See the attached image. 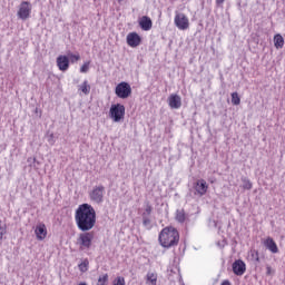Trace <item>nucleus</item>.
<instances>
[{
    "label": "nucleus",
    "mask_w": 285,
    "mask_h": 285,
    "mask_svg": "<svg viewBox=\"0 0 285 285\" xmlns=\"http://www.w3.org/2000/svg\"><path fill=\"white\" fill-rule=\"evenodd\" d=\"M75 222L81 233L92 230L97 224V212L95 207L88 203L79 205L75 212Z\"/></svg>",
    "instance_id": "obj_1"
},
{
    "label": "nucleus",
    "mask_w": 285,
    "mask_h": 285,
    "mask_svg": "<svg viewBox=\"0 0 285 285\" xmlns=\"http://www.w3.org/2000/svg\"><path fill=\"white\" fill-rule=\"evenodd\" d=\"M158 239L163 248H173L179 244V232L175 227H165Z\"/></svg>",
    "instance_id": "obj_2"
},
{
    "label": "nucleus",
    "mask_w": 285,
    "mask_h": 285,
    "mask_svg": "<svg viewBox=\"0 0 285 285\" xmlns=\"http://www.w3.org/2000/svg\"><path fill=\"white\" fill-rule=\"evenodd\" d=\"M104 195H106V187H104V185L95 186L89 193V199H91L94 204H102Z\"/></svg>",
    "instance_id": "obj_3"
},
{
    "label": "nucleus",
    "mask_w": 285,
    "mask_h": 285,
    "mask_svg": "<svg viewBox=\"0 0 285 285\" xmlns=\"http://www.w3.org/2000/svg\"><path fill=\"white\" fill-rule=\"evenodd\" d=\"M174 23L178 30H188V28H190V21L188 20V17L186 13H181L179 11H176Z\"/></svg>",
    "instance_id": "obj_4"
},
{
    "label": "nucleus",
    "mask_w": 285,
    "mask_h": 285,
    "mask_svg": "<svg viewBox=\"0 0 285 285\" xmlns=\"http://www.w3.org/2000/svg\"><path fill=\"white\" fill-rule=\"evenodd\" d=\"M115 92L119 99H128L132 95V88L128 82H120L116 86Z\"/></svg>",
    "instance_id": "obj_5"
},
{
    "label": "nucleus",
    "mask_w": 285,
    "mask_h": 285,
    "mask_svg": "<svg viewBox=\"0 0 285 285\" xmlns=\"http://www.w3.org/2000/svg\"><path fill=\"white\" fill-rule=\"evenodd\" d=\"M109 112L114 121H121V119H124V115H126V107L121 104H116L110 107Z\"/></svg>",
    "instance_id": "obj_6"
},
{
    "label": "nucleus",
    "mask_w": 285,
    "mask_h": 285,
    "mask_svg": "<svg viewBox=\"0 0 285 285\" xmlns=\"http://www.w3.org/2000/svg\"><path fill=\"white\" fill-rule=\"evenodd\" d=\"M92 239H95V234L92 232H83L79 235L78 244L83 250L85 248H90V246H92Z\"/></svg>",
    "instance_id": "obj_7"
},
{
    "label": "nucleus",
    "mask_w": 285,
    "mask_h": 285,
    "mask_svg": "<svg viewBox=\"0 0 285 285\" xmlns=\"http://www.w3.org/2000/svg\"><path fill=\"white\" fill-rule=\"evenodd\" d=\"M32 13V4L28 1H22L20 3L19 10H18V17L22 21H26L27 19H30V14Z\"/></svg>",
    "instance_id": "obj_8"
},
{
    "label": "nucleus",
    "mask_w": 285,
    "mask_h": 285,
    "mask_svg": "<svg viewBox=\"0 0 285 285\" xmlns=\"http://www.w3.org/2000/svg\"><path fill=\"white\" fill-rule=\"evenodd\" d=\"M127 45L130 48H137L138 46H141V36L137 32H130L127 35Z\"/></svg>",
    "instance_id": "obj_9"
},
{
    "label": "nucleus",
    "mask_w": 285,
    "mask_h": 285,
    "mask_svg": "<svg viewBox=\"0 0 285 285\" xmlns=\"http://www.w3.org/2000/svg\"><path fill=\"white\" fill-rule=\"evenodd\" d=\"M234 275L242 276L246 273V263L242 259H237L232 265Z\"/></svg>",
    "instance_id": "obj_10"
},
{
    "label": "nucleus",
    "mask_w": 285,
    "mask_h": 285,
    "mask_svg": "<svg viewBox=\"0 0 285 285\" xmlns=\"http://www.w3.org/2000/svg\"><path fill=\"white\" fill-rule=\"evenodd\" d=\"M168 106L173 110H179L181 108V96L173 94L168 97Z\"/></svg>",
    "instance_id": "obj_11"
},
{
    "label": "nucleus",
    "mask_w": 285,
    "mask_h": 285,
    "mask_svg": "<svg viewBox=\"0 0 285 285\" xmlns=\"http://www.w3.org/2000/svg\"><path fill=\"white\" fill-rule=\"evenodd\" d=\"M194 188L196 190V195H199L200 197H204L206 193H208V184L204 179H198Z\"/></svg>",
    "instance_id": "obj_12"
},
{
    "label": "nucleus",
    "mask_w": 285,
    "mask_h": 285,
    "mask_svg": "<svg viewBox=\"0 0 285 285\" xmlns=\"http://www.w3.org/2000/svg\"><path fill=\"white\" fill-rule=\"evenodd\" d=\"M57 66L59 70L66 72V70L70 68V59L68 58V56H59L57 58Z\"/></svg>",
    "instance_id": "obj_13"
},
{
    "label": "nucleus",
    "mask_w": 285,
    "mask_h": 285,
    "mask_svg": "<svg viewBox=\"0 0 285 285\" xmlns=\"http://www.w3.org/2000/svg\"><path fill=\"white\" fill-rule=\"evenodd\" d=\"M265 248H267V250H269V253H273L274 255L279 253V248L277 247V243H275V240L271 237H267L264 242H263Z\"/></svg>",
    "instance_id": "obj_14"
},
{
    "label": "nucleus",
    "mask_w": 285,
    "mask_h": 285,
    "mask_svg": "<svg viewBox=\"0 0 285 285\" xmlns=\"http://www.w3.org/2000/svg\"><path fill=\"white\" fill-rule=\"evenodd\" d=\"M35 233H36L37 239L41 242L46 239V235H48V229L46 228V225L40 224V225H37Z\"/></svg>",
    "instance_id": "obj_15"
},
{
    "label": "nucleus",
    "mask_w": 285,
    "mask_h": 285,
    "mask_svg": "<svg viewBox=\"0 0 285 285\" xmlns=\"http://www.w3.org/2000/svg\"><path fill=\"white\" fill-rule=\"evenodd\" d=\"M139 27L141 28V30L148 32V30L153 29V20L149 17L144 16L139 21Z\"/></svg>",
    "instance_id": "obj_16"
},
{
    "label": "nucleus",
    "mask_w": 285,
    "mask_h": 285,
    "mask_svg": "<svg viewBox=\"0 0 285 285\" xmlns=\"http://www.w3.org/2000/svg\"><path fill=\"white\" fill-rule=\"evenodd\" d=\"M157 273L156 272H148L146 275V284L147 285H157Z\"/></svg>",
    "instance_id": "obj_17"
},
{
    "label": "nucleus",
    "mask_w": 285,
    "mask_h": 285,
    "mask_svg": "<svg viewBox=\"0 0 285 285\" xmlns=\"http://www.w3.org/2000/svg\"><path fill=\"white\" fill-rule=\"evenodd\" d=\"M274 46L279 50V48H284V37L282 35L277 33L274 36Z\"/></svg>",
    "instance_id": "obj_18"
},
{
    "label": "nucleus",
    "mask_w": 285,
    "mask_h": 285,
    "mask_svg": "<svg viewBox=\"0 0 285 285\" xmlns=\"http://www.w3.org/2000/svg\"><path fill=\"white\" fill-rule=\"evenodd\" d=\"M176 222H178V224L186 222V212L184 209L176 210Z\"/></svg>",
    "instance_id": "obj_19"
},
{
    "label": "nucleus",
    "mask_w": 285,
    "mask_h": 285,
    "mask_svg": "<svg viewBox=\"0 0 285 285\" xmlns=\"http://www.w3.org/2000/svg\"><path fill=\"white\" fill-rule=\"evenodd\" d=\"M79 90H81L83 95H90V83H88V80H83L79 86Z\"/></svg>",
    "instance_id": "obj_20"
},
{
    "label": "nucleus",
    "mask_w": 285,
    "mask_h": 285,
    "mask_svg": "<svg viewBox=\"0 0 285 285\" xmlns=\"http://www.w3.org/2000/svg\"><path fill=\"white\" fill-rule=\"evenodd\" d=\"M142 226L146 230H150L153 228V220L150 219V216H142Z\"/></svg>",
    "instance_id": "obj_21"
},
{
    "label": "nucleus",
    "mask_w": 285,
    "mask_h": 285,
    "mask_svg": "<svg viewBox=\"0 0 285 285\" xmlns=\"http://www.w3.org/2000/svg\"><path fill=\"white\" fill-rule=\"evenodd\" d=\"M88 266H90V262L88 261V258H85V259L78 265V268H79L80 273H87Z\"/></svg>",
    "instance_id": "obj_22"
},
{
    "label": "nucleus",
    "mask_w": 285,
    "mask_h": 285,
    "mask_svg": "<svg viewBox=\"0 0 285 285\" xmlns=\"http://www.w3.org/2000/svg\"><path fill=\"white\" fill-rule=\"evenodd\" d=\"M8 234V225L0 220V242L3 240V235Z\"/></svg>",
    "instance_id": "obj_23"
},
{
    "label": "nucleus",
    "mask_w": 285,
    "mask_h": 285,
    "mask_svg": "<svg viewBox=\"0 0 285 285\" xmlns=\"http://www.w3.org/2000/svg\"><path fill=\"white\" fill-rule=\"evenodd\" d=\"M242 181L244 190H250L253 188V183H250V179L243 177Z\"/></svg>",
    "instance_id": "obj_24"
},
{
    "label": "nucleus",
    "mask_w": 285,
    "mask_h": 285,
    "mask_svg": "<svg viewBox=\"0 0 285 285\" xmlns=\"http://www.w3.org/2000/svg\"><path fill=\"white\" fill-rule=\"evenodd\" d=\"M232 104H233V106H239V104H242V99L239 98V94H237V92L232 94Z\"/></svg>",
    "instance_id": "obj_25"
},
{
    "label": "nucleus",
    "mask_w": 285,
    "mask_h": 285,
    "mask_svg": "<svg viewBox=\"0 0 285 285\" xmlns=\"http://www.w3.org/2000/svg\"><path fill=\"white\" fill-rule=\"evenodd\" d=\"M67 57L71 61V63H77V61H79V59H81V56H79V53H77V55L68 53Z\"/></svg>",
    "instance_id": "obj_26"
},
{
    "label": "nucleus",
    "mask_w": 285,
    "mask_h": 285,
    "mask_svg": "<svg viewBox=\"0 0 285 285\" xmlns=\"http://www.w3.org/2000/svg\"><path fill=\"white\" fill-rule=\"evenodd\" d=\"M150 215H153V206L147 204L142 217H150Z\"/></svg>",
    "instance_id": "obj_27"
},
{
    "label": "nucleus",
    "mask_w": 285,
    "mask_h": 285,
    "mask_svg": "<svg viewBox=\"0 0 285 285\" xmlns=\"http://www.w3.org/2000/svg\"><path fill=\"white\" fill-rule=\"evenodd\" d=\"M88 70H90V61L85 62V63L80 67V72H82V73L88 72Z\"/></svg>",
    "instance_id": "obj_28"
},
{
    "label": "nucleus",
    "mask_w": 285,
    "mask_h": 285,
    "mask_svg": "<svg viewBox=\"0 0 285 285\" xmlns=\"http://www.w3.org/2000/svg\"><path fill=\"white\" fill-rule=\"evenodd\" d=\"M114 285H126V278L118 276L115 281H114Z\"/></svg>",
    "instance_id": "obj_29"
},
{
    "label": "nucleus",
    "mask_w": 285,
    "mask_h": 285,
    "mask_svg": "<svg viewBox=\"0 0 285 285\" xmlns=\"http://www.w3.org/2000/svg\"><path fill=\"white\" fill-rule=\"evenodd\" d=\"M107 282H108V274H105L98 278L99 285H106Z\"/></svg>",
    "instance_id": "obj_30"
},
{
    "label": "nucleus",
    "mask_w": 285,
    "mask_h": 285,
    "mask_svg": "<svg viewBox=\"0 0 285 285\" xmlns=\"http://www.w3.org/2000/svg\"><path fill=\"white\" fill-rule=\"evenodd\" d=\"M250 255H252V259H253L254 262H259V252H257V250H252V252H250Z\"/></svg>",
    "instance_id": "obj_31"
},
{
    "label": "nucleus",
    "mask_w": 285,
    "mask_h": 285,
    "mask_svg": "<svg viewBox=\"0 0 285 285\" xmlns=\"http://www.w3.org/2000/svg\"><path fill=\"white\" fill-rule=\"evenodd\" d=\"M27 161H28V164H29V166H31L32 168H37V158H32V157H29L28 159H27Z\"/></svg>",
    "instance_id": "obj_32"
},
{
    "label": "nucleus",
    "mask_w": 285,
    "mask_h": 285,
    "mask_svg": "<svg viewBox=\"0 0 285 285\" xmlns=\"http://www.w3.org/2000/svg\"><path fill=\"white\" fill-rule=\"evenodd\" d=\"M48 142L51 145V146H55V134H50L48 136Z\"/></svg>",
    "instance_id": "obj_33"
},
{
    "label": "nucleus",
    "mask_w": 285,
    "mask_h": 285,
    "mask_svg": "<svg viewBox=\"0 0 285 285\" xmlns=\"http://www.w3.org/2000/svg\"><path fill=\"white\" fill-rule=\"evenodd\" d=\"M266 275H273V268L271 266H266Z\"/></svg>",
    "instance_id": "obj_34"
},
{
    "label": "nucleus",
    "mask_w": 285,
    "mask_h": 285,
    "mask_svg": "<svg viewBox=\"0 0 285 285\" xmlns=\"http://www.w3.org/2000/svg\"><path fill=\"white\" fill-rule=\"evenodd\" d=\"M224 1H226V0H216V4L217 6H224Z\"/></svg>",
    "instance_id": "obj_35"
},
{
    "label": "nucleus",
    "mask_w": 285,
    "mask_h": 285,
    "mask_svg": "<svg viewBox=\"0 0 285 285\" xmlns=\"http://www.w3.org/2000/svg\"><path fill=\"white\" fill-rule=\"evenodd\" d=\"M220 285H233V284H230V281L225 279V281H223V283Z\"/></svg>",
    "instance_id": "obj_36"
},
{
    "label": "nucleus",
    "mask_w": 285,
    "mask_h": 285,
    "mask_svg": "<svg viewBox=\"0 0 285 285\" xmlns=\"http://www.w3.org/2000/svg\"><path fill=\"white\" fill-rule=\"evenodd\" d=\"M78 285H88V284H86V283H80V284H78Z\"/></svg>",
    "instance_id": "obj_37"
},
{
    "label": "nucleus",
    "mask_w": 285,
    "mask_h": 285,
    "mask_svg": "<svg viewBox=\"0 0 285 285\" xmlns=\"http://www.w3.org/2000/svg\"><path fill=\"white\" fill-rule=\"evenodd\" d=\"M118 1V3H121L124 0H117Z\"/></svg>",
    "instance_id": "obj_38"
}]
</instances>
